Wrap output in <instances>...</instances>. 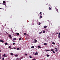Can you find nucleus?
Masks as SVG:
<instances>
[{
    "instance_id": "nucleus-25",
    "label": "nucleus",
    "mask_w": 60,
    "mask_h": 60,
    "mask_svg": "<svg viewBox=\"0 0 60 60\" xmlns=\"http://www.w3.org/2000/svg\"><path fill=\"white\" fill-rule=\"evenodd\" d=\"M52 52H53L54 54H55V51H52Z\"/></svg>"
},
{
    "instance_id": "nucleus-10",
    "label": "nucleus",
    "mask_w": 60,
    "mask_h": 60,
    "mask_svg": "<svg viewBox=\"0 0 60 60\" xmlns=\"http://www.w3.org/2000/svg\"><path fill=\"white\" fill-rule=\"evenodd\" d=\"M56 9L57 12H58V9H57V8H56Z\"/></svg>"
},
{
    "instance_id": "nucleus-50",
    "label": "nucleus",
    "mask_w": 60,
    "mask_h": 60,
    "mask_svg": "<svg viewBox=\"0 0 60 60\" xmlns=\"http://www.w3.org/2000/svg\"><path fill=\"white\" fill-rule=\"evenodd\" d=\"M47 50H46L45 51H47Z\"/></svg>"
},
{
    "instance_id": "nucleus-45",
    "label": "nucleus",
    "mask_w": 60,
    "mask_h": 60,
    "mask_svg": "<svg viewBox=\"0 0 60 60\" xmlns=\"http://www.w3.org/2000/svg\"><path fill=\"white\" fill-rule=\"evenodd\" d=\"M14 49H16V48H14Z\"/></svg>"
},
{
    "instance_id": "nucleus-16",
    "label": "nucleus",
    "mask_w": 60,
    "mask_h": 60,
    "mask_svg": "<svg viewBox=\"0 0 60 60\" xmlns=\"http://www.w3.org/2000/svg\"><path fill=\"white\" fill-rule=\"evenodd\" d=\"M5 1H3V3L4 4H5Z\"/></svg>"
},
{
    "instance_id": "nucleus-14",
    "label": "nucleus",
    "mask_w": 60,
    "mask_h": 60,
    "mask_svg": "<svg viewBox=\"0 0 60 60\" xmlns=\"http://www.w3.org/2000/svg\"><path fill=\"white\" fill-rule=\"evenodd\" d=\"M58 38H60V35H58Z\"/></svg>"
},
{
    "instance_id": "nucleus-30",
    "label": "nucleus",
    "mask_w": 60,
    "mask_h": 60,
    "mask_svg": "<svg viewBox=\"0 0 60 60\" xmlns=\"http://www.w3.org/2000/svg\"><path fill=\"white\" fill-rule=\"evenodd\" d=\"M47 56L48 57V56H49V55L47 54Z\"/></svg>"
},
{
    "instance_id": "nucleus-28",
    "label": "nucleus",
    "mask_w": 60,
    "mask_h": 60,
    "mask_svg": "<svg viewBox=\"0 0 60 60\" xmlns=\"http://www.w3.org/2000/svg\"><path fill=\"white\" fill-rule=\"evenodd\" d=\"M29 57L30 58H32V56H29Z\"/></svg>"
},
{
    "instance_id": "nucleus-46",
    "label": "nucleus",
    "mask_w": 60,
    "mask_h": 60,
    "mask_svg": "<svg viewBox=\"0 0 60 60\" xmlns=\"http://www.w3.org/2000/svg\"><path fill=\"white\" fill-rule=\"evenodd\" d=\"M7 34H8V33H7Z\"/></svg>"
},
{
    "instance_id": "nucleus-36",
    "label": "nucleus",
    "mask_w": 60,
    "mask_h": 60,
    "mask_svg": "<svg viewBox=\"0 0 60 60\" xmlns=\"http://www.w3.org/2000/svg\"><path fill=\"white\" fill-rule=\"evenodd\" d=\"M19 48H18L17 49V50H19Z\"/></svg>"
},
{
    "instance_id": "nucleus-40",
    "label": "nucleus",
    "mask_w": 60,
    "mask_h": 60,
    "mask_svg": "<svg viewBox=\"0 0 60 60\" xmlns=\"http://www.w3.org/2000/svg\"><path fill=\"white\" fill-rule=\"evenodd\" d=\"M4 58H3L2 59V60H4Z\"/></svg>"
},
{
    "instance_id": "nucleus-6",
    "label": "nucleus",
    "mask_w": 60,
    "mask_h": 60,
    "mask_svg": "<svg viewBox=\"0 0 60 60\" xmlns=\"http://www.w3.org/2000/svg\"><path fill=\"white\" fill-rule=\"evenodd\" d=\"M41 18H42V16H40L39 19H41Z\"/></svg>"
},
{
    "instance_id": "nucleus-22",
    "label": "nucleus",
    "mask_w": 60,
    "mask_h": 60,
    "mask_svg": "<svg viewBox=\"0 0 60 60\" xmlns=\"http://www.w3.org/2000/svg\"><path fill=\"white\" fill-rule=\"evenodd\" d=\"M38 48H41V47L40 46H38Z\"/></svg>"
},
{
    "instance_id": "nucleus-24",
    "label": "nucleus",
    "mask_w": 60,
    "mask_h": 60,
    "mask_svg": "<svg viewBox=\"0 0 60 60\" xmlns=\"http://www.w3.org/2000/svg\"><path fill=\"white\" fill-rule=\"evenodd\" d=\"M34 46H32V47H31V48H34Z\"/></svg>"
},
{
    "instance_id": "nucleus-35",
    "label": "nucleus",
    "mask_w": 60,
    "mask_h": 60,
    "mask_svg": "<svg viewBox=\"0 0 60 60\" xmlns=\"http://www.w3.org/2000/svg\"><path fill=\"white\" fill-rule=\"evenodd\" d=\"M41 16H42V14H40Z\"/></svg>"
},
{
    "instance_id": "nucleus-19",
    "label": "nucleus",
    "mask_w": 60,
    "mask_h": 60,
    "mask_svg": "<svg viewBox=\"0 0 60 60\" xmlns=\"http://www.w3.org/2000/svg\"><path fill=\"white\" fill-rule=\"evenodd\" d=\"M52 44H54V45H55V43L54 42H52Z\"/></svg>"
},
{
    "instance_id": "nucleus-20",
    "label": "nucleus",
    "mask_w": 60,
    "mask_h": 60,
    "mask_svg": "<svg viewBox=\"0 0 60 60\" xmlns=\"http://www.w3.org/2000/svg\"><path fill=\"white\" fill-rule=\"evenodd\" d=\"M24 35H26V33H24Z\"/></svg>"
},
{
    "instance_id": "nucleus-9",
    "label": "nucleus",
    "mask_w": 60,
    "mask_h": 60,
    "mask_svg": "<svg viewBox=\"0 0 60 60\" xmlns=\"http://www.w3.org/2000/svg\"><path fill=\"white\" fill-rule=\"evenodd\" d=\"M53 50H54V49H51V51H53Z\"/></svg>"
},
{
    "instance_id": "nucleus-12",
    "label": "nucleus",
    "mask_w": 60,
    "mask_h": 60,
    "mask_svg": "<svg viewBox=\"0 0 60 60\" xmlns=\"http://www.w3.org/2000/svg\"><path fill=\"white\" fill-rule=\"evenodd\" d=\"M16 34H17V35H19V33H16Z\"/></svg>"
},
{
    "instance_id": "nucleus-34",
    "label": "nucleus",
    "mask_w": 60,
    "mask_h": 60,
    "mask_svg": "<svg viewBox=\"0 0 60 60\" xmlns=\"http://www.w3.org/2000/svg\"><path fill=\"white\" fill-rule=\"evenodd\" d=\"M5 45H7V43H5Z\"/></svg>"
},
{
    "instance_id": "nucleus-29",
    "label": "nucleus",
    "mask_w": 60,
    "mask_h": 60,
    "mask_svg": "<svg viewBox=\"0 0 60 60\" xmlns=\"http://www.w3.org/2000/svg\"><path fill=\"white\" fill-rule=\"evenodd\" d=\"M25 56H27V54L26 53L25 54Z\"/></svg>"
},
{
    "instance_id": "nucleus-4",
    "label": "nucleus",
    "mask_w": 60,
    "mask_h": 60,
    "mask_svg": "<svg viewBox=\"0 0 60 60\" xmlns=\"http://www.w3.org/2000/svg\"><path fill=\"white\" fill-rule=\"evenodd\" d=\"M47 27V26H44V28H46Z\"/></svg>"
},
{
    "instance_id": "nucleus-41",
    "label": "nucleus",
    "mask_w": 60,
    "mask_h": 60,
    "mask_svg": "<svg viewBox=\"0 0 60 60\" xmlns=\"http://www.w3.org/2000/svg\"><path fill=\"white\" fill-rule=\"evenodd\" d=\"M1 52V50H0V52Z\"/></svg>"
},
{
    "instance_id": "nucleus-43",
    "label": "nucleus",
    "mask_w": 60,
    "mask_h": 60,
    "mask_svg": "<svg viewBox=\"0 0 60 60\" xmlns=\"http://www.w3.org/2000/svg\"><path fill=\"white\" fill-rule=\"evenodd\" d=\"M15 32L16 31H17V30H15Z\"/></svg>"
},
{
    "instance_id": "nucleus-17",
    "label": "nucleus",
    "mask_w": 60,
    "mask_h": 60,
    "mask_svg": "<svg viewBox=\"0 0 60 60\" xmlns=\"http://www.w3.org/2000/svg\"><path fill=\"white\" fill-rule=\"evenodd\" d=\"M49 10H51V8H50V7L49 6Z\"/></svg>"
},
{
    "instance_id": "nucleus-37",
    "label": "nucleus",
    "mask_w": 60,
    "mask_h": 60,
    "mask_svg": "<svg viewBox=\"0 0 60 60\" xmlns=\"http://www.w3.org/2000/svg\"><path fill=\"white\" fill-rule=\"evenodd\" d=\"M35 60V59H33L32 60Z\"/></svg>"
},
{
    "instance_id": "nucleus-18",
    "label": "nucleus",
    "mask_w": 60,
    "mask_h": 60,
    "mask_svg": "<svg viewBox=\"0 0 60 60\" xmlns=\"http://www.w3.org/2000/svg\"><path fill=\"white\" fill-rule=\"evenodd\" d=\"M15 56L16 57H17L18 56V55H17V54H16L15 55Z\"/></svg>"
},
{
    "instance_id": "nucleus-15",
    "label": "nucleus",
    "mask_w": 60,
    "mask_h": 60,
    "mask_svg": "<svg viewBox=\"0 0 60 60\" xmlns=\"http://www.w3.org/2000/svg\"><path fill=\"white\" fill-rule=\"evenodd\" d=\"M34 41L35 42H37V40L36 39H34Z\"/></svg>"
},
{
    "instance_id": "nucleus-38",
    "label": "nucleus",
    "mask_w": 60,
    "mask_h": 60,
    "mask_svg": "<svg viewBox=\"0 0 60 60\" xmlns=\"http://www.w3.org/2000/svg\"><path fill=\"white\" fill-rule=\"evenodd\" d=\"M9 48H11V46H9Z\"/></svg>"
},
{
    "instance_id": "nucleus-33",
    "label": "nucleus",
    "mask_w": 60,
    "mask_h": 60,
    "mask_svg": "<svg viewBox=\"0 0 60 60\" xmlns=\"http://www.w3.org/2000/svg\"><path fill=\"white\" fill-rule=\"evenodd\" d=\"M42 13L41 12H40V14H41Z\"/></svg>"
},
{
    "instance_id": "nucleus-44",
    "label": "nucleus",
    "mask_w": 60,
    "mask_h": 60,
    "mask_svg": "<svg viewBox=\"0 0 60 60\" xmlns=\"http://www.w3.org/2000/svg\"><path fill=\"white\" fill-rule=\"evenodd\" d=\"M0 9L1 10L2 9V8H0Z\"/></svg>"
},
{
    "instance_id": "nucleus-27",
    "label": "nucleus",
    "mask_w": 60,
    "mask_h": 60,
    "mask_svg": "<svg viewBox=\"0 0 60 60\" xmlns=\"http://www.w3.org/2000/svg\"><path fill=\"white\" fill-rule=\"evenodd\" d=\"M22 38H20L19 39V40H21Z\"/></svg>"
},
{
    "instance_id": "nucleus-42",
    "label": "nucleus",
    "mask_w": 60,
    "mask_h": 60,
    "mask_svg": "<svg viewBox=\"0 0 60 60\" xmlns=\"http://www.w3.org/2000/svg\"><path fill=\"white\" fill-rule=\"evenodd\" d=\"M59 35H60V33L59 34Z\"/></svg>"
},
{
    "instance_id": "nucleus-13",
    "label": "nucleus",
    "mask_w": 60,
    "mask_h": 60,
    "mask_svg": "<svg viewBox=\"0 0 60 60\" xmlns=\"http://www.w3.org/2000/svg\"><path fill=\"white\" fill-rule=\"evenodd\" d=\"M11 56H13V53H12L11 54Z\"/></svg>"
},
{
    "instance_id": "nucleus-48",
    "label": "nucleus",
    "mask_w": 60,
    "mask_h": 60,
    "mask_svg": "<svg viewBox=\"0 0 60 60\" xmlns=\"http://www.w3.org/2000/svg\"><path fill=\"white\" fill-rule=\"evenodd\" d=\"M0 59H1V57H0Z\"/></svg>"
},
{
    "instance_id": "nucleus-23",
    "label": "nucleus",
    "mask_w": 60,
    "mask_h": 60,
    "mask_svg": "<svg viewBox=\"0 0 60 60\" xmlns=\"http://www.w3.org/2000/svg\"><path fill=\"white\" fill-rule=\"evenodd\" d=\"M45 31H44V30L43 31V33H45Z\"/></svg>"
},
{
    "instance_id": "nucleus-3",
    "label": "nucleus",
    "mask_w": 60,
    "mask_h": 60,
    "mask_svg": "<svg viewBox=\"0 0 60 60\" xmlns=\"http://www.w3.org/2000/svg\"><path fill=\"white\" fill-rule=\"evenodd\" d=\"M13 40H14V41H15V40H17V38H13Z\"/></svg>"
},
{
    "instance_id": "nucleus-21",
    "label": "nucleus",
    "mask_w": 60,
    "mask_h": 60,
    "mask_svg": "<svg viewBox=\"0 0 60 60\" xmlns=\"http://www.w3.org/2000/svg\"><path fill=\"white\" fill-rule=\"evenodd\" d=\"M42 34V32H41V31L39 33V34Z\"/></svg>"
},
{
    "instance_id": "nucleus-1",
    "label": "nucleus",
    "mask_w": 60,
    "mask_h": 60,
    "mask_svg": "<svg viewBox=\"0 0 60 60\" xmlns=\"http://www.w3.org/2000/svg\"><path fill=\"white\" fill-rule=\"evenodd\" d=\"M55 49L56 52H57V51L58 50H57V48H55Z\"/></svg>"
},
{
    "instance_id": "nucleus-49",
    "label": "nucleus",
    "mask_w": 60,
    "mask_h": 60,
    "mask_svg": "<svg viewBox=\"0 0 60 60\" xmlns=\"http://www.w3.org/2000/svg\"><path fill=\"white\" fill-rule=\"evenodd\" d=\"M11 17H13V16H11Z\"/></svg>"
},
{
    "instance_id": "nucleus-31",
    "label": "nucleus",
    "mask_w": 60,
    "mask_h": 60,
    "mask_svg": "<svg viewBox=\"0 0 60 60\" xmlns=\"http://www.w3.org/2000/svg\"><path fill=\"white\" fill-rule=\"evenodd\" d=\"M13 45H14L15 44V43H13Z\"/></svg>"
},
{
    "instance_id": "nucleus-5",
    "label": "nucleus",
    "mask_w": 60,
    "mask_h": 60,
    "mask_svg": "<svg viewBox=\"0 0 60 60\" xmlns=\"http://www.w3.org/2000/svg\"><path fill=\"white\" fill-rule=\"evenodd\" d=\"M9 37H10V39H11L12 38V37H11V35H9Z\"/></svg>"
},
{
    "instance_id": "nucleus-39",
    "label": "nucleus",
    "mask_w": 60,
    "mask_h": 60,
    "mask_svg": "<svg viewBox=\"0 0 60 60\" xmlns=\"http://www.w3.org/2000/svg\"><path fill=\"white\" fill-rule=\"evenodd\" d=\"M49 50H47V51H49Z\"/></svg>"
},
{
    "instance_id": "nucleus-32",
    "label": "nucleus",
    "mask_w": 60,
    "mask_h": 60,
    "mask_svg": "<svg viewBox=\"0 0 60 60\" xmlns=\"http://www.w3.org/2000/svg\"><path fill=\"white\" fill-rule=\"evenodd\" d=\"M40 24H41V22L39 23L38 24L39 25H40Z\"/></svg>"
},
{
    "instance_id": "nucleus-2",
    "label": "nucleus",
    "mask_w": 60,
    "mask_h": 60,
    "mask_svg": "<svg viewBox=\"0 0 60 60\" xmlns=\"http://www.w3.org/2000/svg\"><path fill=\"white\" fill-rule=\"evenodd\" d=\"M0 42H2L3 43L4 42V41L2 40H0Z\"/></svg>"
},
{
    "instance_id": "nucleus-11",
    "label": "nucleus",
    "mask_w": 60,
    "mask_h": 60,
    "mask_svg": "<svg viewBox=\"0 0 60 60\" xmlns=\"http://www.w3.org/2000/svg\"><path fill=\"white\" fill-rule=\"evenodd\" d=\"M6 56V54L5 53L3 55V56H4L5 57V56Z\"/></svg>"
},
{
    "instance_id": "nucleus-7",
    "label": "nucleus",
    "mask_w": 60,
    "mask_h": 60,
    "mask_svg": "<svg viewBox=\"0 0 60 60\" xmlns=\"http://www.w3.org/2000/svg\"><path fill=\"white\" fill-rule=\"evenodd\" d=\"M44 45H47V44L46 43H44Z\"/></svg>"
},
{
    "instance_id": "nucleus-26",
    "label": "nucleus",
    "mask_w": 60,
    "mask_h": 60,
    "mask_svg": "<svg viewBox=\"0 0 60 60\" xmlns=\"http://www.w3.org/2000/svg\"><path fill=\"white\" fill-rule=\"evenodd\" d=\"M59 34L58 33L56 32V34Z\"/></svg>"
},
{
    "instance_id": "nucleus-47",
    "label": "nucleus",
    "mask_w": 60,
    "mask_h": 60,
    "mask_svg": "<svg viewBox=\"0 0 60 60\" xmlns=\"http://www.w3.org/2000/svg\"><path fill=\"white\" fill-rule=\"evenodd\" d=\"M49 5V6H50V5Z\"/></svg>"
},
{
    "instance_id": "nucleus-8",
    "label": "nucleus",
    "mask_w": 60,
    "mask_h": 60,
    "mask_svg": "<svg viewBox=\"0 0 60 60\" xmlns=\"http://www.w3.org/2000/svg\"><path fill=\"white\" fill-rule=\"evenodd\" d=\"M38 54V52H36V53H35V55H37Z\"/></svg>"
}]
</instances>
